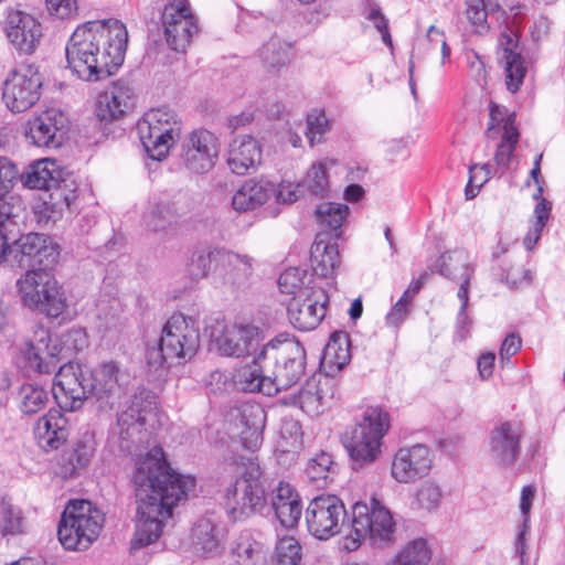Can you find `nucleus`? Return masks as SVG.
I'll list each match as a JSON object with an SVG mask.
<instances>
[{
  "label": "nucleus",
  "instance_id": "nucleus-1",
  "mask_svg": "<svg viewBox=\"0 0 565 565\" xmlns=\"http://www.w3.org/2000/svg\"><path fill=\"white\" fill-rule=\"evenodd\" d=\"M132 483L137 499L136 531L131 550L153 543L161 534L163 520L195 487V479L174 471L159 446L136 462Z\"/></svg>",
  "mask_w": 565,
  "mask_h": 565
},
{
  "label": "nucleus",
  "instance_id": "nucleus-2",
  "mask_svg": "<svg viewBox=\"0 0 565 565\" xmlns=\"http://www.w3.org/2000/svg\"><path fill=\"white\" fill-rule=\"evenodd\" d=\"M127 43L126 25L119 20L85 22L75 29L66 44L68 67L81 79H104L122 64Z\"/></svg>",
  "mask_w": 565,
  "mask_h": 565
},
{
  "label": "nucleus",
  "instance_id": "nucleus-3",
  "mask_svg": "<svg viewBox=\"0 0 565 565\" xmlns=\"http://www.w3.org/2000/svg\"><path fill=\"white\" fill-rule=\"evenodd\" d=\"M62 349L60 340L53 338L49 329L36 326L32 339L21 349L18 361L28 375L52 374L58 367L52 395L61 409L76 412L90 396L88 367L73 362L58 366Z\"/></svg>",
  "mask_w": 565,
  "mask_h": 565
},
{
  "label": "nucleus",
  "instance_id": "nucleus-4",
  "mask_svg": "<svg viewBox=\"0 0 565 565\" xmlns=\"http://www.w3.org/2000/svg\"><path fill=\"white\" fill-rule=\"evenodd\" d=\"M306 350L294 335L279 333L266 341L258 352L257 361L268 373L274 394L295 385L305 374Z\"/></svg>",
  "mask_w": 565,
  "mask_h": 565
},
{
  "label": "nucleus",
  "instance_id": "nucleus-5",
  "mask_svg": "<svg viewBox=\"0 0 565 565\" xmlns=\"http://www.w3.org/2000/svg\"><path fill=\"white\" fill-rule=\"evenodd\" d=\"M233 463L239 478L226 491L225 509L228 518L236 522L263 513L267 507V491L263 471L255 458L239 456Z\"/></svg>",
  "mask_w": 565,
  "mask_h": 565
},
{
  "label": "nucleus",
  "instance_id": "nucleus-6",
  "mask_svg": "<svg viewBox=\"0 0 565 565\" xmlns=\"http://www.w3.org/2000/svg\"><path fill=\"white\" fill-rule=\"evenodd\" d=\"M200 344L196 320L182 313L172 315L164 323L161 335L154 347H149L146 360L154 371L164 364L190 360Z\"/></svg>",
  "mask_w": 565,
  "mask_h": 565
},
{
  "label": "nucleus",
  "instance_id": "nucleus-7",
  "mask_svg": "<svg viewBox=\"0 0 565 565\" xmlns=\"http://www.w3.org/2000/svg\"><path fill=\"white\" fill-rule=\"evenodd\" d=\"M388 428V414L377 406H369L355 419L354 425L345 430L342 444L354 469L377 460Z\"/></svg>",
  "mask_w": 565,
  "mask_h": 565
},
{
  "label": "nucleus",
  "instance_id": "nucleus-8",
  "mask_svg": "<svg viewBox=\"0 0 565 565\" xmlns=\"http://www.w3.org/2000/svg\"><path fill=\"white\" fill-rule=\"evenodd\" d=\"M104 522V513L93 502L72 500L61 516L58 541L65 550H86L98 537Z\"/></svg>",
  "mask_w": 565,
  "mask_h": 565
},
{
  "label": "nucleus",
  "instance_id": "nucleus-9",
  "mask_svg": "<svg viewBox=\"0 0 565 565\" xmlns=\"http://www.w3.org/2000/svg\"><path fill=\"white\" fill-rule=\"evenodd\" d=\"M395 522L391 512L376 499L370 504L356 502L352 507L351 532L345 536L343 547L355 551L362 541L372 544L387 543L392 540Z\"/></svg>",
  "mask_w": 565,
  "mask_h": 565
},
{
  "label": "nucleus",
  "instance_id": "nucleus-10",
  "mask_svg": "<svg viewBox=\"0 0 565 565\" xmlns=\"http://www.w3.org/2000/svg\"><path fill=\"white\" fill-rule=\"evenodd\" d=\"M17 288L25 307L50 318H57L67 307L63 287L47 270L29 269L17 280Z\"/></svg>",
  "mask_w": 565,
  "mask_h": 565
},
{
  "label": "nucleus",
  "instance_id": "nucleus-11",
  "mask_svg": "<svg viewBox=\"0 0 565 565\" xmlns=\"http://www.w3.org/2000/svg\"><path fill=\"white\" fill-rule=\"evenodd\" d=\"M181 129L179 116L169 108L150 109L137 124V131L146 152L157 161L167 158L180 138Z\"/></svg>",
  "mask_w": 565,
  "mask_h": 565
},
{
  "label": "nucleus",
  "instance_id": "nucleus-12",
  "mask_svg": "<svg viewBox=\"0 0 565 565\" xmlns=\"http://www.w3.org/2000/svg\"><path fill=\"white\" fill-rule=\"evenodd\" d=\"M8 255L9 264L12 267L46 271L57 263L60 249L51 237L44 234L29 233L22 235L11 245L9 244Z\"/></svg>",
  "mask_w": 565,
  "mask_h": 565
},
{
  "label": "nucleus",
  "instance_id": "nucleus-13",
  "mask_svg": "<svg viewBox=\"0 0 565 565\" xmlns=\"http://www.w3.org/2000/svg\"><path fill=\"white\" fill-rule=\"evenodd\" d=\"M43 77L34 64H21L8 75L2 98L12 113H23L41 97Z\"/></svg>",
  "mask_w": 565,
  "mask_h": 565
},
{
  "label": "nucleus",
  "instance_id": "nucleus-14",
  "mask_svg": "<svg viewBox=\"0 0 565 565\" xmlns=\"http://www.w3.org/2000/svg\"><path fill=\"white\" fill-rule=\"evenodd\" d=\"M157 411V398L149 391L135 394L127 408L117 415V423L110 430V438L124 452L131 450L135 436L140 433L148 416Z\"/></svg>",
  "mask_w": 565,
  "mask_h": 565
},
{
  "label": "nucleus",
  "instance_id": "nucleus-15",
  "mask_svg": "<svg viewBox=\"0 0 565 565\" xmlns=\"http://www.w3.org/2000/svg\"><path fill=\"white\" fill-rule=\"evenodd\" d=\"M218 152V138L207 129H195L183 138L179 158L189 171L203 174L214 168Z\"/></svg>",
  "mask_w": 565,
  "mask_h": 565
},
{
  "label": "nucleus",
  "instance_id": "nucleus-16",
  "mask_svg": "<svg viewBox=\"0 0 565 565\" xmlns=\"http://www.w3.org/2000/svg\"><path fill=\"white\" fill-rule=\"evenodd\" d=\"M345 515L344 504L337 495H319L306 510L308 531L319 540H328L340 532Z\"/></svg>",
  "mask_w": 565,
  "mask_h": 565
},
{
  "label": "nucleus",
  "instance_id": "nucleus-17",
  "mask_svg": "<svg viewBox=\"0 0 565 565\" xmlns=\"http://www.w3.org/2000/svg\"><path fill=\"white\" fill-rule=\"evenodd\" d=\"M190 207V200L184 193H156L149 198L145 206L142 223L151 232H166L186 214Z\"/></svg>",
  "mask_w": 565,
  "mask_h": 565
},
{
  "label": "nucleus",
  "instance_id": "nucleus-18",
  "mask_svg": "<svg viewBox=\"0 0 565 565\" xmlns=\"http://www.w3.org/2000/svg\"><path fill=\"white\" fill-rule=\"evenodd\" d=\"M161 21L166 41L173 51H184L198 32L194 15L188 0H163Z\"/></svg>",
  "mask_w": 565,
  "mask_h": 565
},
{
  "label": "nucleus",
  "instance_id": "nucleus-19",
  "mask_svg": "<svg viewBox=\"0 0 565 565\" xmlns=\"http://www.w3.org/2000/svg\"><path fill=\"white\" fill-rule=\"evenodd\" d=\"M329 296L318 286L310 291H301V295L291 297L287 305L289 322L300 331L316 329L327 313Z\"/></svg>",
  "mask_w": 565,
  "mask_h": 565
},
{
  "label": "nucleus",
  "instance_id": "nucleus-20",
  "mask_svg": "<svg viewBox=\"0 0 565 565\" xmlns=\"http://www.w3.org/2000/svg\"><path fill=\"white\" fill-rule=\"evenodd\" d=\"M523 429L516 422L505 420L497 424L489 433L488 456L500 467H511L521 452Z\"/></svg>",
  "mask_w": 565,
  "mask_h": 565
},
{
  "label": "nucleus",
  "instance_id": "nucleus-21",
  "mask_svg": "<svg viewBox=\"0 0 565 565\" xmlns=\"http://www.w3.org/2000/svg\"><path fill=\"white\" fill-rule=\"evenodd\" d=\"M433 466V454L424 444L401 447L393 456L392 478L399 483H413L427 476Z\"/></svg>",
  "mask_w": 565,
  "mask_h": 565
},
{
  "label": "nucleus",
  "instance_id": "nucleus-22",
  "mask_svg": "<svg viewBox=\"0 0 565 565\" xmlns=\"http://www.w3.org/2000/svg\"><path fill=\"white\" fill-rule=\"evenodd\" d=\"M119 364L114 361L103 362L88 370L90 396L96 399L100 411L113 409L121 396L119 384Z\"/></svg>",
  "mask_w": 565,
  "mask_h": 565
},
{
  "label": "nucleus",
  "instance_id": "nucleus-23",
  "mask_svg": "<svg viewBox=\"0 0 565 565\" xmlns=\"http://www.w3.org/2000/svg\"><path fill=\"white\" fill-rule=\"evenodd\" d=\"M67 118L63 111L49 108L28 120L24 135L30 143L40 148H57L62 143Z\"/></svg>",
  "mask_w": 565,
  "mask_h": 565
},
{
  "label": "nucleus",
  "instance_id": "nucleus-24",
  "mask_svg": "<svg viewBox=\"0 0 565 565\" xmlns=\"http://www.w3.org/2000/svg\"><path fill=\"white\" fill-rule=\"evenodd\" d=\"M264 343L266 342L262 328L250 323H239L225 332L218 342V350L226 356L253 355L254 358Z\"/></svg>",
  "mask_w": 565,
  "mask_h": 565
},
{
  "label": "nucleus",
  "instance_id": "nucleus-25",
  "mask_svg": "<svg viewBox=\"0 0 565 565\" xmlns=\"http://www.w3.org/2000/svg\"><path fill=\"white\" fill-rule=\"evenodd\" d=\"M134 89L128 82L118 79L97 97L95 115L100 121L121 119L132 107Z\"/></svg>",
  "mask_w": 565,
  "mask_h": 565
},
{
  "label": "nucleus",
  "instance_id": "nucleus-26",
  "mask_svg": "<svg viewBox=\"0 0 565 565\" xmlns=\"http://www.w3.org/2000/svg\"><path fill=\"white\" fill-rule=\"evenodd\" d=\"M6 34L10 43L21 53L35 51L42 36L41 24L23 11H10L6 20Z\"/></svg>",
  "mask_w": 565,
  "mask_h": 565
},
{
  "label": "nucleus",
  "instance_id": "nucleus-27",
  "mask_svg": "<svg viewBox=\"0 0 565 565\" xmlns=\"http://www.w3.org/2000/svg\"><path fill=\"white\" fill-rule=\"evenodd\" d=\"M235 427L245 449L255 451L263 443L266 413L257 403H242L235 408Z\"/></svg>",
  "mask_w": 565,
  "mask_h": 565
},
{
  "label": "nucleus",
  "instance_id": "nucleus-28",
  "mask_svg": "<svg viewBox=\"0 0 565 565\" xmlns=\"http://www.w3.org/2000/svg\"><path fill=\"white\" fill-rule=\"evenodd\" d=\"M499 47L503 52L507 88L511 93H516L523 83L526 66L519 51V36L514 28H503L499 36Z\"/></svg>",
  "mask_w": 565,
  "mask_h": 565
},
{
  "label": "nucleus",
  "instance_id": "nucleus-29",
  "mask_svg": "<svg viewBox=\"0 0 565 565\" xmlns=\"http://www.w3.org/2000/svg\"><path fill=\"white\" fill-rule=\"evenodd\" d=\"M75 189L56 186L51 192H44L33 205V213L38 224L47 226L62 217L65 209L76 201Z\"/></svg>",
  "mask_w": 565,
  "mask_h": 565
},
{
  "label": "nucleus",
  "instance_id": "nucleus-30",
  "mask_svg": "<svg viewBox=\"0 0 565 565\" xmlns=\"http://www.w3.org/2000/svg\"><path fill=\"white\" fill-rule=\"evenodd\" d=\"M68 435V420L57 409H50L38 419L34 427L35 440L44 451L58 449L67 440Z\"/></svg>",
  "mask_w": 565,
  "mask_h": 565
},
{
  "label": "nucleus",
  "instance_id": "nucleus-31",
  "mask_svg": "<svg viewBox=\"0 0 565 565\" xmlns=\"http://www.w3.org/2000/svg\"><path fill=\"white\" fill-rule=\"evenodd\" d=\"M332 397V381L318 374L307 380L299 390L295 403L308 415L316 416L323 412Z\"/></svg>",
  "mask_w": 565,
  "mask_h": 565
},
{
  "label": "nucleus",
  "instance_id": "nucleus-32",
  "mask_svg": "<svg viewBox=\"0 0 565 565\" xmlns=\"http://www.w3.org/2000/svg\"><path fill=\"white\" fill-rule=\"evenodd\" d=\"M262 149L258 141L250 136L236 137L228 147L226 163L228 169L245 175L260 163Z\"/></svg>",
  "mask_w": 565,
  "mask_h": 565
},
{
  "label": "nucleus",
  "instance_id": "nucleus-33",
  "mask_svg": "<svg viewBox=\"0 0 565 565\" xmlns=\"http://www.w3.org/2000/svg\"><path fill=\"white\" fill-rule=\"evenodd\" d=\"M271 508L279 523L286 529L296 526L301 518L302 504L297 491L286 482H279L271 493Z\"/></svg>",
  "mask_w": 565,
  "mask_h": 565
},
{
  "label": "nucleus",
  "instance_id": "nucleus-34",
  "mask_svg": "<svg viewBox=\"0 0 565 565\" xmlns=\"http://www.w3.org/2000/svg\"><path fill=\"white\" fill-rule=\"evenodd\" d=\"M338 239L326 232L316 235L311 246V266L316 275L329 277L335 273L341 264Z\"/></svg>",
  "mask_w": 565,
  "mask_h": 565
},
{
  "label": "nucleus",
  "instance_id": "nucleus-35",
  "mask_svg": "<svg viewBox=\"0 0 565 565\" xmlns=\"http://www.w3.org/2000/svg\"><path fill=\"white\" fill-rule=\"evenodd\" d=\"M257 359L258 352L250 363L236 367L232 376L233 383L238 391L271 396L274 395V385L263 367L264 363Z\"/></svg>",
  "mask_w": 565,
  "mask_h": 565
},
{
  "label": "nucleus",
  "instance_id": "nucleus-36",
  "mask_svg": "<svg viewBox=\"0 0 565 565\" xmlns=\"http://www.w3.org/2000/svg\"><path fill=\"white\" fill-rule=\"evenodd\" d=\"M224 536V529L214 519H200L192 530L194 552L204 558L216 556L223 548Z\"/></svg>",
  "mask_w": 565,
  "mask_h": 565
},
{
  "label": "nucleus",
  "instance_id": "nucleus-37",
  "mask_svg": "<svg viewBox=\"0 0 565 565\" xmlns=\"http://www.w3.org/2000/svg\"><path fill=\"white\" fill-rule=\"evenodd\" d=\"M275 193V183L265 179L246 180L232 198L237 212L253 211L264 205Z\"/></svg>",
  "mask_w": 565,
  "mask_h": 565
},
{
  "label": "nucleus",
  "instance_id": "nucleus-38",
  "mask_svg": "<svg viewBox=\"0 0 565 565\" xmlns=\"http://www.w3.org/2000/svg\"><path fill=\"white\" fill-rule=\"evenodd\" d=\"M431 270L455 282L472 279L475 275L472 259L465 249L443 253L431 266Z\"/></svg>",
  "mask_w": 565,
  "mask_h": 565
},
{
  "label": "nucleus",
  "instance_id": "nucleus-39",
  "mask_svg": "<svg viewBox=\"0 0 565 565\" xmlns=\"http://www.w3.org/2000/svg\"><path fill=\"white\" fill-rule=\"evenodd\" d=\"M23 183L30 189L51 192L56 186L70 189L67 180L61 179V171L55 160L42 159L30 166L23 175Z\"/></svg>",
  "mask_w": 565,
  "mask_h": 565
},
{
  "label": "nucleus",
  "instance_id": "nucleus-40",
  "mask_svg": "<svg viewBox=\"0 0 565 565\" xmlns=\"http://www.w3.org/2000/svg\"><path fill=\"white\" fill-rule=\"evenodd\" d=\"M223 255V281L233 289L245 288L254 271V258L238 254L232 250L222 253Z\"/></svg>",
  "mask_w": 565,
  "mask_h": 565
},
{
  "label": "nucleus",
  "instance_id": "nucleus-41",
  "mask_svg": "<svg viewBox=\"0 0 565 565\" xmlns=\"http://www.w3.org/2000/svg\"><path fill=\"white\" fill-rule=\"evenodd\" d=\"M95 448L90 441L79 440L75 447L63 451L56 460L55 473L62 479L77 476L90 461Z\"/></svg>",
  "mask_w": 565,
  "mask_h": 565
},
{
  "label": "nucleus",
  "instance_id": "nucleus-42",
  "mask_svg": "<svg viewBox=\"0 0 565 565\" xmlns=\"http://www.w3.org/2000/svg\"><path fill=\"white\" fill-rule=\"evenodd\" d=\"M238 565H264L267 563L268 548L249 533H242L232 550Z\"/></svg>",
  "mask_w": 565,
  "mask_h": 565
},
{
  "label": "nucleus",
  "instance_id": "nucleus-43",
  "mask_svg": "<svg viewBox=\"0 0 565 565\" xmlns=\"http://www.w3.org/2000/svg\"><path fill=\"white\" fill-rule=\"evenodd\" d=\"M348 214L349 207L345 204L333 202L319 204L316 209V217L321 227L320 232L329 233L333 239H338Z\"/></svg>",
  "mask_w": 565,
  "mask_h": 565
},
{
  "label": "nucleus",
  "instance_id": "nucleus-44",
  "mask_svg": "<svg viewBox=\"0 0 565 565\" xmlns=\"http://www.w3.org/2000/svg\"><path fill=\"white\" fill-rule=\"evenodd\" d=\"M14 399L22 414L34 415L47 406L50 393L41 385L24 383L19 387Z\"/></svg>",
  "mask_w": 565,
  "mask_h": 565
},
{
  "label": "nucleus",
  "instance_id": "nucleus-45",
  "mask_svg": "<svg viewBox=\"0 0 565 565\" xmlns=\"http://www.w3.org/2000/svg\"><path fill=\"white\" fill-rule=\"evenodd\" d=\"M338 472L339 465L326 451H321L309 459L306 466V475L318 488L327 487L334 480Z\"/></svg>",
  "mask_w": 565,
  "mask_h": 565
},
{
  "label": "nucleus",
  "instance_id": "nucleus-46",
  "mask_svg": "<svg viewBox=\"0 0 565 565\" xmlns=\"http://www.w3.org/2000/svg\"><path fill=\"white\" fill-rule=\"evenodd\" d=\"M536 488L532 484L524 486L521 490L520 510L522 514V525L515 539V554L520 557V565H526L530 558L526 556V535L529 533L530 511Z\"/></svg>",
  "mask_w": 565,
  "mask_h": 565
},
{
  "label": "nucleus",
  "instance_id": "nucleus-47",
  "mask_svg": "<svg viewBox=\"0 0 565 565\" xmlns=\"http://www.w3.org/2000/svg\"><path fill=\"white\" fill-rule=\"evenodd\" d=\"M335 166L337 161L330 158L321 159L311 164L303 180V184L311 194L321 198L328 195L330 189L329 173Z\"/></svg>",
  "mask_w": 565,
  "mask_h": 565
},
{
  "label": "nucleus",
  "instance_id": "nucleus-48",
  "mask_svg": "<svg viewBox=\"0 0 565 565\" xmlns=\"http://www.w3.org/2000/svg\"><path fill=\"white\" fill-rule=\"evenodd\" d=\"M259 56L268 72H279L290 63L292 47L289 43L274 38L264 44Z\"/></svg>",
  "mask_w": 565,
  "mask_h": 565
},
{
  "label": "nucleus",
  "instance_id": "nucleus-49",
  "mask_svg": "<svg viewBox=\"0 0 565 565\" xmlns=\"http://www.w3.org/2000/svg\"><path fill=\"white\" fill-rule=\"evenodd\" d=\"M465 3L467 19L478 34H484L489 31L488 17L490 14H504L498 3L487 0H465Z\"/></svg>",
  "mask_w": 565,
  "mask_h": 565
},
{
  "label": "nucleus",
  "instance_id": "nucleus-50",
  "mask_svg": "<svg viewBox=\"0 0 565 565\" xmlns=\"http://www.w3.org/2000/svg\"><path fill=\"white\" fill-rule=\"evenodd\" d=\"M279 290L282 294L296 297L301 295V291H310L318 286L312 281V274L306 269L298 267H290L280 274L278 279Z\"/></svg>",
  "mask_w": 565,
  "mask_h": 565
},
{
  "label": "nucleus",
  "instance_id": "nucleus-51",
  "mask_svg": "<svg viewBox=\"0 0 565 565\" xmlns=\"http://www.w3.org/2000/svg\"><path fill=\"white\" fill-rule=\"evenodd\" d=\"M225 249L220 248H199L195 249L190 258L188 264V274L194 279L199 280L207 277L212 264H217L222 266L223 255Z\"/></svg>",
  "mask_w": 565,
  "mask_h": 565
},
{
  "label": "nucleus",
  "instance_id": "nucleus-52",
  "mask_svg": "<svg viewBox=\"0 0 565 565\" xmlns=\"http://www.w3.org/2000/svg\"><path fill=\"white\" fill-rule=\"evenodd\" d=\"M433 551L426 539L407 542L396 554L393 565H428Z\"/></svg>",
  "mask_w": 565,
  "mask_h": 565
},
{
  "label": "nucleus",
  "instance_id": "nucleus-53",
  "mask_svg": "<svg viewBox=\"0 0 565 565\" xmlns=\"http://www.w3.org/2000/svg\"><path fill=\"white\" fill-rule=\"evenodd\" d=\"M443 498L441 487L433 480H426L416 489L412 509L435 512L439 509Z\"/></svg>",
  "mask_w": 565,
  "mask_h": 565
},
{
  "label": "nucleus",
  "instance_id": "nucleus-54",
  "mask_svg": "<svg viewBox=\"0 0 565 565\" xmlns=\"http://www.w3.org/2000/svg\"><path fill=\"white\" fill-rule=\"evenodd\" d=\"M324 359L338 370H342L351 360L350 341L347 333L335 332L324 349Z\"/></svg>",
  "mask_w": 565,
  "mask_h": 565
},
{
  "label": "nucleus",
  "instance_id": "nucleus-55",
  "mask_svg": "<svg viewBox=\"0 0 565 565\" xmlns=\"http://www.w3.org/2000/svg\"><path fill=\"white\" fill-rule=\"evenodd\" d=\"M516 128L515 114L509 113L504 106H500L494 102L489 105V122L486 135L489 139H495L502 131L507 132L508 128Z\"/></svg>",
  "mask_w": 565,
  "mask_h": 565
},
{
  "label": "nucleus",
  "instance_id": "nucleus-56",
  "mask_svg": "<svg viewBox=\"0 0 565 565\" xmlns=\"http://www.w3.org/2000/svg\"><path fill=\"white\" fill-rule=\"evenodd\" d=\"M552 204L546 200L542 199L534 207V221L532 222L527 234L525 235L523 243L526 249L531 250L539 242L542 231L550 218Z\"/></svg>",
  "mask_w": 565,
  "mask_h": 565
},
{
  "label": "nucleus",
  "instance_id": "nucleus-57",
  "mask_svg": "<svg viewBox=\"0 0 565 565\" xmlns=\"http://www.w3.org/2000/svg\"><path fill=\"white\" fill-rule=\"evenodd\" d=\"M23 532V518L21 511L6 499L0 500V533L17 535Z\"/></svg>",
  "mask_w": 565,
  "mask_h": 565
},
{
  "label": "nucleus",
  "instance_id": "nucleus-58",
  "mask_svg": "<svg viewBox=\"0 0 565 565\" xmlns=\"http://www.w3.org/2000/svg\"><path fill=\"white\" fill-rule=\"evenodd\" d=\"M301 550V545L295 537H281L277 542L274 553L277 565H300L302 558Z\"/></svg>",
  "mask_w": 565,
  "mask_h": 565
},
{
  "label": "nucleus",
  "instance_id": "nucleus-59",
  "mask_svg": "<svg viewBox=\"0 0 565 565\" xmlns=\"http://www.w3.org/2000/svg\"><path fill=\"white\" fill-rule=\"evenodd\" d=\"M330 128L331 121L327 117L324 109L315 108L307 115L306 136L311 146L316 142H321Z\"/></svg>",
  "mask_w": 565,
  "mask_h": 565
},
{
  "label": "nucleus",
  "instance_id": "nucleus-60",
  "mask_svg": "<svg viewBox=\"0 0 565 565\" xmlns=\"http://www.w3.org/2000/svg\"><path fill=\"white\" fill-rule=\"evenodd\" d=\"M278 447L284 452H297L302 446V433L298 422L284 420L280 426Z\"/></svg>",
  "mask_w": 565,
  "mask_h": 565
},
{
  "label": "nucleus",
  "instance_id": "nucleus-61",
  "mask_svg": "<svg viewBox=\"0 0 565 565\" xmlns=\"http://www.w3.org/2000/svg\"><path fill=\"white\" fill-rule=\"evenodd\" d=\"M519 141L518 128H508L505 134H502L501 142L494 153V161L498 166L507 168L511 161L515 146Z\"/></svg>",
  "mask_w": 565,
  "mask_h": 565
},
{
  "label": "nucleus",
  "instance_id": "nucleus-62",
  "mask_svg": "<svg viewBox=\"0 0 565 565\" xmlns=\"http://www.w3.org/2000/svg\"><path fill=\"white\" fill-rule=\"evenodd\" d=\"M491 178V166H473L469 169V180L466 185L465 194L467 200H471L477 196L480 189Z\"/></svg>",
  "mask_w": 565,
  "mask_h": 565
},
{
  "label": "nucleus",
  "instance_id": "nucleus-63",
  "mask_svg": "<svg viewBox=\"0 0 565 565\" xmlns=\"http://www.w3.org/2000/svg\"><path fill=\"white\" fill-rule=\"evenodd\" d=\"M364 17L371 21L374 28L381 33L382 41L392 47V38L388 31V21L381 11V8L372 0L366 1Z\"/></svg>",
  "mask_w": 565,
  "mask_h": 565
},
{
  "label": "nucleus",
  "instance_id": "nucleus-64",
  "mask_svg": "<svg viewBox=\"0 0 565 565\" xmlns=\"http://www.w3.org/2000/svg\"><path fill=\"white\" fill-rule=\"evenodd\" d=\"M302 194V185L290 181H281L278 185L275 184L276 200L278 203L291 204L296 202Z\"/></svg>",
  "mask_w": 565,
  "mask_h": 565
}]
</instances>
